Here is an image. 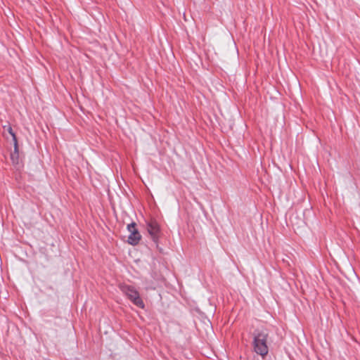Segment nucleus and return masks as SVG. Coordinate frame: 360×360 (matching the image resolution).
I'll use <instances>...</instances> for the list:
<instances>
[{
    "label": "nucleus",
    "mask_w": 360,
    "mask_h": 360,
    "mask_svg": "<svg viewBox=\"0 0 360 360\" xmlns=\"http://www.w3.org/2000/svg\"><path fill=\"white\" fill-rule=\"evenodd\" d=\"M269 333L266 329L256 330L254 333L253 338V348L254 351L262 356H265L269 352L267 346V338Z\"/></svg>",
    "instance_id": "obj_1"
},
{
    "label": "nucleus",
    "mask_w": 360,
    "mask_h": 360,
    "mask_svg": "<svg viewBox=\"0 0 360 360\" xmlns=\"http://www.w3.org/2000/svg\"><path fill=\"white\" fill-rule=\"evenodd\" d=\"M121 291L138 307L144 308V303L140 297L139 292L132 286L120 285Z\"/></svg>",
    "instance_id": "obj_2"
},
{
    "label": "nucleus",
    "mask_w": 360,
    "mask_h": 360,
    "mask_svg": "<svg viewBox=\"0 0 360 360\" xmlns=\"http://www.w3.org/2000/svg\"><path fill=\"white\" fill-rule=\"evenodd\" d=\"M136 224L134 222L127 225V230L130 232L127 242L132 245H137L141 238V236L136 229Z\"/></svg>",
    "instance_id": "obj_3"
},
{
    "label": "nucleus",
    "mask_w": 360,
    "mask_h": 360,
    "mask_svg": "<svg viewBox=\"0 0 360 360\" xmlns=\"http://www.w3.org/2000/svg\"><path fill=\"white\" fill-rule=\"evenodd\" d=\"M147 230L153 240L157 243L160 231L158 223L153 219L148 221L147 222Z\"/></svg>",
    "instance_id": "obj_4"
},
{
    "label": "nucleus",
    "mask_w": 360,
    "mask_h": 360,
    "mask_svg": "<svg viewBox=\"0 0 360 360\" xmlns=\"http://www.w3.org/2000/svg\"><path fill=\"white\" fill-rule=\"evenodd\" d=\"M4 129L5 131H7L11 135L13 143H14L15 150L17 151L18 150L17 138H16L15 133L13 132V131L12 129V127L10 125H8V126H4Z\"/></svg>",
    "instance_id": "obj_5"
}]
</instances>
